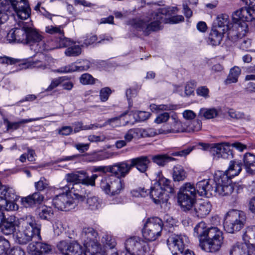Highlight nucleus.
<instances>
[{
  "label": "nucleus",
  "mask_w": 255,
  "mask_h": 255,
  "mask_svg": "<svg viewBox=\"0 0 255 255\" xmlns=\"http://www.w3.org/2000/svg\"><path fill=\"white\" fill-rule=\"evenodd\" d=\"M189 242L188 237L185 235H174L167 240L170 250L173 255L178 254V252L183 253L185 245Z\"/></svg>",
  "instance_id": "9b49d317"
},
{
  "label": "nucleus",
  "mask_w": 255,
  "mask_h": 255,
  "mask_svg": "<svg viewBox=\"0 0 255 255\" xmlns=\"http://www.w3.org/2000/svg\"><path fill=\"white\" fill-rule=\"evenodd\" d=\"M86 204L89 210L97 211L101 208L102 200L97 196H90L88 197Z\"/></svg>",
  "instance_id": "49530a36"
},
{
  "label": "nucleus",
  "mask_w": 255,
  "mask_h": 255,
  "mask_svg": "<svg viewBox=\"0 0 255 255\" xmlns=\"http://www.w3.org/2000/svg\"><path fill=\"white\" fill-rule=\"evenodd\" d=\"M10 248V243L7 240L2 237H0V255H2L6 253Z\"/></svg>",
  "instance_id": "052dcab7"
},
{
  "label": "nucleus",
  "mask_w": 255,
  "mask_h": 255,
  "mask_svg": "<svg viewBox=\"0 0 255 255\" xmlns=\"http://www.w3.org/2000/svg\"><path fill=\"white\" fill-rule=\"evenodd\" d=\"M102 242L106 247H109L110 249L114 248L117 244L115 239L109 235H104L102 238Z\"/></svg>",
  "instance_id": "4d7b16f0"
},
{
  "label": "nucleus",
  "mask_w": 255,
  "mask_h": 255,
  "mask_svg": "<svg viewBox=\"0 0 255 255\" xmlns=\"http://www.w3.org/2000/svg\"><path fill=\"white\" fill-rule=\"evenodd\" d=\"M241 72V69L238 66H234L230 71V73L225 80L226 84H230L232 83H235L238 82L239 76L240 75Z\"/></svg>",
  "instance_id": "de8ad7c7"
},
{
  "label": "nucleus",
  "mask_w": 255,
  "mask_h": 255,
  "mask_svg": "<svg viewBox=\"0 0 255 255\" xmlns=\"http://www.w3.org/2000/svg\"><path fill=\"white\" fill-rule=\"evenodd\" d=\"M44 199V196L39 192H35L21 199L23 205L26 207H32L36 204L41 203Z\"/></svg>",
  "instance_id": "393cba45"
},
{
  "label": "nucleus",
  "mask_w": 255,
  "mask_h": 255,
  "mask_svg": "<svg viewBox=\"0 0 255 255\" xmlns=\"http://www.w3.org/2000/svg\"><path fill=\"white\" fill-rule=\"evenodd\" d=\"M0 197L6 201V202H14L16 197L14 189L10 186L2 185L0 182Z\"/></svg>",
  "instance_id": "a878e982"
},
{
  "label": "nucleus",
  "mask_w": 255,
  "mask_h": 255,
  "mask_svg": "<svg viewBox=\"0 0 255 255\" xmlns=\"http://www.w3.org/2000/svg\"><path fill=\"white\" fill-rule=\"evenodd\" d=\"M247 245L237 243L233 246L230 251L231 255H254Z\"/></svg>",
  "instance_id": "e433bc0d"
},
{
  "label": "nucleus",
  "mask_w": 255,
  "mask_h": 255,
  "mask_svg": "<svg viewBox=\"0 0 255 255\" xmlns=\"http://www.w3.org/2000/svg\"><path fill=\"white\" fill-rule=\"evenodd\" d=\"M153 161L159 166H164L169 161L175 160V158L166 154H158L153 156L152 158Z\"/></svg>",
  "instance_id": "8fccbe9b"
},
{
  "label": "nucleus",
  "mask_w": 255,
  "mask_h": 255,
  "mask_svg": "<svg viewBox=\"0 0 255 255\" xmlns=\"http://www.w3.org/2000/svg\"><path fill=\"white\" fill-rule=\"evenodd\" d=\"M111 90L109 87H105L100 91V98L101 101L105 102L107 101L111 94Z\"/></svg>",
  "instance_id": "0e129e2a"
},
{
  "label": "nucleus",
  "mask_w": 255,
  "mask_h": 255,
  "mask_svg": "<svg viewBox=\"0 0 255 255\" xmlns=\"http://www.w3.org/2000/svg\"><path fill=\"white\" fill-rule=\"evenodd\" d=\"M131 164L128 161L117 163L108 167V171L115 175V177L122 179L125 177L131 169Z\"/></svg>",
  "instance_id": "f3484780"
},
{
  "label": "nucleus",
  "mask_w": 255,
  "mask_h": 255,
  "mask_svg": "<svg viewBox=\"0 0 255 255\" xmlns=\"http://www.w3.org/2000/svg\"><path fill=\"white\" fill-rule=\"evenodd\" d=\"M58 42V45L56 48L68 47L69 46L71 45L72 42L69 39L64 37L63 33V35H60Z\"/></svg>",
  "instance_id": "69168bd1"
},
{
  "label": "nucleus",
  "mask_w": 255,
  "mask_h": 255,
  "mask_svg": "<svg viewBox=\"0 0 255 255\" xmlns=\"http://www.w3.org/2000/svg\"><path fill=\"white\" fill-rule=\"evenodd\" d=\"M242 12L243 15L242 21L244 22L252 20L253 19V14L255 13L254 10L247 7H243Z\"/></svg>",
  "instance_id": "13d9d810"
},
{
  "label": "nucleus",
  "mask_w": 255,
  "mask_h": 255,
  "mask_svg": "<svg viewBox=\"0 0 255 255\" xmlns=\"http://www.w3.org/2000/svg\"><path fill=\"white\" fill-rule=\"evenodd\" d=\"M214 158L218 159L220 157L229 158L232 157V152L230 148L229 144L218 143L214 145L212 148Z\"/></svg>",
  "instance_id": "6ab92c4d"
},
{
  "label": "nucleus",
  "mask_w": 255,
  "mask_h": 255,
  "mask_svg": "<svg viewBox=\"0 0 255 255\" xmlns=\"http://www.w3.org/2000/svg\"><path fill=\"white\" fill-rule=\"evenodd\" d=\"M18 24L21 28H15V39L16 42L27 43V31H28V26L23 22H18Z\"/></svg>",
  "instance_id": "7c9ffc66"
},
{
  "label": "nucleus",
  "mask_w": 255,
  "mask_h": 255,
  "mask_svg": "<svg viewBox=\"0 0 255 255\" xmlns=\"http://www.w3.org/2000/svg\"><path fill=\"white\" fill-rule=\"evenodd\" d=\"M243 240L244 241V244L254 250V244L255 243V226L249 227L246 229L245 232L243 235Z\"/></svg>",
  "instance_id": "f704fd0d"
},
{
  "label": "nucleus",
  "mask_w": 255,
  "mask_h": 255,
  "mask_svg": "<svg viewBox=\"0 0 255 255\" xmlns=\"http://www.w3.org/2000/svg\"><path fill=\"white\" fill-rule=\"evenodd\" d=\"M229 23V16L226 14H221L216 18L213 28L226 32L230 29Z\"/></svg>",
  "instance_id": "2f4dec72"
},
{
  "label": "nucleus",
  "mask_w": 255,
  "mask_h": 255,
  "mask_svg": "<svg viewBox=\"0 0 255 255\" xmlns=\"http://www.w3.org/2000/svg\"><path fill=\"white\" fill-rule=\"evenodd\" d=\"M27 251L30 255H47L52 252V248L47 243L35 241L28 245Z\"/></svg>",
  "instance_id": "2eb2a0df"
},
{
  "label": "nucleus",
  "mask_w": 255,
  "mask_h": 255,
  "mask_svg": "<svg viewBox=\"0 0 255 255\" xmlns=\"http://www.w3.org/2000/svg\"><path fill=\"white\" fill-rule=\"evenodd\" d=\"M18 19L25 20L31 13L27 0H9Z\"/></svg>",
  "instance_id": "f8f14e48"
},
{
  "label": "nucleus",
  "mask_w": 255,
  "mask_h": 255,
  "mask_svg": "<svg viewBox=\"0 0 255 255\" xmlns=\"http://www.w3.org/2000/svg\"><path fill=\"white\" fill-rule=\"evenodd\" d=\"M85 251L84 255H106L105 252L101 248V245L96 241L88 242L84 244Z\"/></svg>",
  "instance_id": "b1692460"
},
{
  "label": "nucleus",
  "mask_w": 255,
  "mask_h": 255,
  "mask_svg": "<svg viewBox=\"0 0 255 255\" xmlns=\"http://www.w3.org/2000/svg\"><path fill=\"white\" fill-rule=\"evenodd\" d=\"M83 65H77L75 63L62 67L56 70V72L60 73H70L74 71H82L87 70L90 68V63L88 61L84 62Z\"/></svg>",
  "instance_id": "c85d7f7f"
},
{
  "label": "nucleus",
  "mask_w": 255,
  "mask_h": 255,
  "mask_svg": "<svg viewBox=\"0 0 255 255\" xmlns=\"http://www.w3.org/2000/svg\"><path fill=\"white\" fill-rule=\"evenodd\" d=\"M172 178L174 182H180L184 181L187 177V173L183 167L180 165H177L173 168Z\"/></svg>",
  "instance_id": "a19ab883"
},
{
  "label": "nucleus",
  "mask_w": 255,
  "mask_h": 255,
  "mask_svg": "<svg viewBox=\"0 0 255 255\" xmlns=\"http://www.w3.org/2000/svg\"><path fill=\"white\" fill-rule=\"evenodd\" d=\"M194 236L199 239L201 249L209 253L218 251L223 244V232L217 227H208L204 222H200L194 229Z\"/></svg>",
  "instance_id": "7ed1b4c3"
},
{
  "label": "nucleus",
  "mask_w": 255,
  "mask_h": 255,
  "mask_svg": "<svg viewBox=\"0 0 255 255\" xmlns=\"http://www.w3.org/2000/svg\"><path fill=\"white\" fill-rule=\"evenodd\" d=\"M138 128L129 129L125 134L124 138L127 142H130L133 138H140Z\"/></svg>",
  "instance_id": "5fc2aeb1"
},
{
  "label": "nucleus",
  "mask_w": 255,
  "mask_h": 255,
  "mask_svg": "<svg viewBox=\"0 0 255 255\" xmlns=\"http://www.w3.org/2000/svg\"><path fill=\"white\" fill-rule=\"evenodd\" d=\"M225 33L213 27L208 37L209 44L213 46L219 45L223 39Z\"/></svg>",
  "instance_id": "58836bf2"
},
{
  "label": "nucleus",
  "mask_w": 255,
  "mask_h": 255,
  "mask_svg": "<svg viewBox=\"0 0 255 255\" xmlns=\"http://www.w3.org/2000/svg\"><path fill=\"white\" fill-rule=\"evenodd\" d=\"M64 79L63 77H59L53 79L49 86L46 89V91H51L54 88L58 87L60 84L63 82Z\"/></svg>",
  "instance_id": "338daca9"
},
{
  "label": "nucleus",
  "mask_w": 255,
  "mask_h": 255,
  "mask_svg": "<svg viewBox=\"0 0 255 255\" xmlns=\"http://www.w3.org/2000/svg\"><path fill=\"white\" fill-rule=\"evenodd\" d=\"M180 105H173L171 104H163L157 105L153 104L149 106L150 110L151 112L163 111H176L180 109Z\"/></svg>",
  "instance_id": "37998d69"
},
{
  "label": "nucleus",
  "mask_w": 255,
  "mask_h": 255,
  "mask_svg": "<svg viewBox=\"0 0 255 255\" xmlns=\"http://www.w3.org/2000/svg\"><path fill=\"white\" fill-rule=\"evenodd\" d=\"M243 162L247 173L255 174V155L251 153H246L244 155Z\"/></svg>",
  "instance_id": "c9c22d12"
},
{
  "label": "nucleus",
  "mask_w": 255,
  "mask_h": 255,
  "mask_svg": "<svg viewBox=\"0 0 255 255\" xmlns=\"http://www.w3.org/2000/svg\"><path fill=\"white\" fill-rule=\"evenodd\" d=\"M210 179H204L197 183L196 185V193L200 196L209 197L215 195V185Z\"/></svg>",
  "instance_id": "dca6fc26"
},
{
  "label": "nucleus",
  "mask_w": 255,
  "mask_h": 255,
  "mask_svg": "<svg viewBox=\"0 0 255 255\" xmlns=\"http://www.w3.org/2000/svg\"><path fill=\"white\" fill-rule=\"evenodd\" d=\"M129 162L131 164V168L135 167L139 172L144 173L148 168L150 160L147 156H141L132 158Z\"/></svg>",
  "instance_id": "412c9836"
},
{
  "label": "nucleus",
  "mask_w": 255,
  "mask_h": 255,
  "mask_svg": "<svg viewBox=\"0 0 255 255\" xmlns=\"http://www.w3.org/2000/svg\"><path fill=\"white\" fill-rule=\"evenodd\" d=\"M1 228L3 234L12 236L14 240L19 244H26L31 240H41V225L35 217L27 215L20 219L10 217L3 222Z\"/></svg>",
  "instance_id": "f257e3e1"
},
{
  "label": "nucleus",
  "mask_w": 255,
  "mask_h": 255,
  "mask_svg": "<svg viewBox=\"0 0 255 255\" xmlns=\"http://www.w3.org/2000/svg\"><path fill=\"white\" fill-rule=\"evenodd\" d=\"M48 57L44 55H41L39 60L33 61H27L22 64L24 68H37L44 70L48 68Z\"/></svg>",
  "instance_id": "5701e85b"
},
{
  "label": "nucleus",
  "mask_w": 255,
  "mask_h": 255,
  "mask_svg": "<svg viewBox=\"0 0 255 255\" xmlns=\"http://www.w3.org/2000/svg\"><path fill=\"white\" fill-rule=\"evenodd\" d=\"M150 196L156 204L166 202L168 200L167 194L159 184L154 183L150 188Z\"/></svg>",
  "instance_id": "a211bd4d"
},
{
  "label": "nucleus",
  "mask_w": 255,
  "mask_h": 255,
  "mask_svg": "<svg viewBox=\"0 0 255 255\" xmlns=\"http://www.w3.org/2000/svg\"><path fill=\"white\" fill-rule=\"evenodd\" d=\"M48 184L47 180L44 177H41L38 182L35 183V186L37 190L42 191L46 188Z\"/></svg>",
  "instance_id": "774afa93"
},
{
  "label": "nucleus",
  "mask_w": 255,
  "mask_h": 255,
  "mask_svg": "<svg viewBox=\"0 0 255 255\" xmlns=\"http://www.w3.org/2000/svg\"><path fill=\"white\" fill-rule=\"evenodd\" d=\"M150 113H131L129 116L133 118L137 122H143L150 117Z\"/></svg>",
  "instance_id": "6e6d98bb"
},
{
  "label": "nucleus",
  "mask_w": 255,
  "mask_h": 255,
  "mask_svg": "<svg viewBox=\"0 0 255 255\" xmlns=\"http://www.w3.org/2000/svg\"><path fill=\"white\" fill-rule=\"evenodd\" d=\"M27 43L30 45H36L37 46L43 44V36L32 27H28L27 31Z\"/></svg>",
  "instance_id": "4be33fe9"
},
{
  "label": "nucleus",
  "mask_w": 255,
  "mask_h": 255,
  "mask_svg": "<svg viewBox=\"0 0 255 255\" xmlns=\"http://www.w3.org/2000/svg\"><path fill=\"white\" fill-rule=\"evenodd\" d=\"M102 191L110 196L120 194L125 188V182L121 178L110 175L103 177L100 182Z\"/></svg>",
  "instance_id": "39448f33"
},
{
  "label": "nucleus",
  "mask_w": 255,
  "mask_h": 255,
  "mask_svg": "<svg viewBox=\"0 0 255 255\" xmlns=\"http://www.w3.org/2000/svg\"><path fill=\"white\" fill-rule=\"evenodd\" d=\"M169 127H164L163 130H161L160 132L164 134L169 133H178L184 132H191L190 128L191 126H186L184 124L182 123L180 120L175 116H172L171 121L169 124Z\"/></svg>",
  "instance_id": "4468645a"
},
{
  "label": "nucleus",
  "mask_w": 255,
  "mask_h": 255,
  "mask_svg": "<svg viewBox=\"0 0 255 255\" xmlns=\"http://www.w3.org/2000/svg\"><path fill=\"white\" fill-rule=\"evenodd\" d=\"M43 118H37L35 119H23L21 120L18 122H13L10 123L9 121H8L7 119L4 120V123L6 125V126L7 127V130H15L19 128L20 125L24 124L25 123H27L29 122H31L32 121H37L40 119H42Z\"/></svg>",
  "instance_id": "c03bdc74"
},
{
  "label": "nucleus",
  "mask_w": 255,
  "mask_h": 255,
  "mask_svg": "<svg viewBox=\"0 0 255 255\" xmlns=\"http://www.w3.org/2000/svg\"><path fill=\"white\" fill-rule=\"evenodd\" d=\"M154 122L157 124L166 122L170 118L168 113H157Z\"/></svg>",
  "instance_id": "e2e57ef3"
},
{
  "label": "nucleus",
  "mask_w": 255,
  "mask_h": 255,
  "mask_svg": "<svg viewBox=\"0 0 255 255\" xmlns=\"http://www.w3.org/2000/svg\"><path fill=\"white\" fill-rule=\"evenodd\" d=\"M177 11L176 7L159 8L152 13L147 19L137 20L135 23L134 27L138 30L142 31L145 34L148 35L151 31L159 30L162 22L177 24L183 22L184 18L182 15L171 16L172 14Z\"/></svg>",
  "instance_id": "f03ea898"
},
{
  "label": "nucleus",
  "mask_w": 255,
  "mask_h": 255,
  "mask_svg": "<svg viewBox=\"0 0 255 255\" xmlns=\"http://www.w3.org/2000/svg\"><path fill=\"white\" fill-rule=\"evenodd\" d=\"M138 130L140 134V138L153 137L159 134H164V133L160 132L161 130H163V128L156 129L153 128H147L146 129L138 128Z\"/></svg>",
  "instance_id": "09e8293b"
},
{
  "label": "nucleus",
  "mask_w": 255,
  "mask_h": 255,
  "mask_svg": "<svg viewBox=\"0 0 255 255\" xmlns=\"http://www.w3.org/2000/svg\"><path fill=\"white\" fill-rule=\"evenodd\" d=\"M45 32L50 34H59L63 35V30L61 29V26L48 25L45 27Z\"/></svg>",
  "instance_id": "bf43d9fd"
},
{
  "label": "nucleus",
  "mask_w": 255,
  "mask_h": 255,
  "mask_svg": "<svg viewBox=\"0 0 255 255\" xmlns=\"http://www.w3.org/2000/svg\"><path fill=\"white\" fill-rule=\"evenodd\" d=\"M59 251L63 255H82L83 249L77 242L60 241L57 245Z\"/></svg>",
  "instance_id": "ddd939ff"
},
{
  "label": "nucleus",
  "mask_w": 255,
  "mask_h": 255,
  "mask_svg": "<svg viewBox=\"0 0 255 255\" xmlns=\"http://www.w3.org/2000/svg\"><path fill=\"white\" fill-rule=\"evenodd\" d=\"M97 177V174L89 177L86 172L81 170L67 174L65 179L68 183H72L73 184L81 183L86 186H94Z\"/></svg>",
  "instance_id": "9d476101"
},
{
  "label": "nucleus",
  "mask_w": 255,
  "mask_h": 255,
  "mask_svg": "<svg viewBox=\"0 0 255 255\" xmlns=\"http://www.w3.org/2000/svg\"><path fill=\"white\" fill-rule=\"evenodd\" d=\"M214 182L215 185V195L218 194L221 196H228L234 191V184L231 183V179L223 171H218L215 173Z\"/></svg>",
  "instance_id": "6e6552de"
},
{
  "label": "nucleus",
  "mask_w": 255,
  "mask_h": 255,
  "mask_svg": "<svg viewBox=\"0 0 255 255\" xmlns=\"http://www.w3.org/2000/svg\"><path fill=\"white\" fill-rule=\"evenodd\" d=\"M82 238L84 241V244H86L88 242H97L99 236L97 232L93 228L86 227L83 229Z\"/></svg>",
  "instance_id": "4c0bfd02"
},
{
  "label": "nucleus",
  "mask_w": 255,
  "mask_h": 255,
  "mask_svg": "<svg viewBox=\"0 0 255 255\" xmlns=\"http://www.w3.org/2000/svg\"><path fill=\"white\" fill-rule=\"evenodd\" d=\"M80 184H73L72 187H70L69 194L73 193L76 199L79 201H83L85 198V190L81 187Z\"/></svg>",
  "instance_id": "79ce46f5"
},
{
  "label": "nucleus",
  "mask_w": 255,
  "mask_h": 255,
  "mask_svg": "<svg viewBox=\"0 0 255 255\" xmlns=\"http://www.w3.org/2000/svg\"><path fill=\"white\" fill-rule=\"evenodd\" d=\"M80 81L83 85H90L95 83V79L90 74L85 73L81 75L80 78Z\"/></svg>",
  "instance_id": "680f3d73"
},
{
  "label": "nucleus",
  "mask_w": 255,
  "mask_h": 255,
  "mask_svg": "<svg viewBox=\"0 0 255 255\" xmlns=\"http://www.w3.org/2000/svg\"><path fill=\"white\" fill-rule=\"evenodd\" d=\"M163 227V223L159 218L148 219L142 230L143 238L149 242L155 241L161 236Z\"/></svg>",
  "instance_id": "423d86ee"
},
{
  "label": "nucleus",
  "mask_w": 255,
  "mask_h": 255,
  "mask_svg": "<svg viewBox=\"0 0 255 255\" xmlns=\"http://www.w3.org/2000/svg\"><path fill=\"white\" fill-rule=\"evenodd\" d=\"M178 202L184 211L190 210L195 203L196 197L177 194Z\"/></svg>",
  "instance_id": "cd10ccee"
},
{
  "label": "nucleus",
  "mask_w": 255,
  "mask_h": 255,
  "mask_svg": "<svg viewBox=\"0 0 255 255\" xmlns=\"http://www.w3.org/2000/svg\"><path fill=\"white\" fill-rule=\"evenodd\" d=\"M59 189L63 192L56 195L53 200V205L58 210L68 211L74 209L76 205L74 199L69 194L70 187L65 185L60 187Z\"/></svg>",
  "instance_id": "0eeeda50"
},
{
  "label": "nucleus",
  "mask_w": 255,
  "mask_h": 255,
  "mask_svg": "<svg viewBox=\"0 0 255 255\" xmlns=\"http://www.w3.org/2000/svg\"><path fill=\"white\" fill-rule=\"evenodd\" d=\"M157 181L155 183L162 187L163 190L167 193L173 194L174 193V188L171 181L165 177L160 173H158Z\"/></svg>",
  "instance_id": "72a5a7b5"
},
{
  "label": "nucleus",
  "mask_w": 255,
  "mask_h": 255,
  "mask_svg": "<svg viewBox=\"0 0 255 255\" xmlns=\"http://www.w3.org/2000/svg\"><path fill=\"white\" fill-rule=\"evenodd\" d=\"M126 251L123 255H145L146 252V244L138 237L128 238L125 243Z\"/></svg>",
  "instance_id": "1a4fd4ad"
},
{
  "label": "nucleus",
  "mask_w": 255,
  "mask_h": 255,
  "mask_svg": "<svg viewBox=\"0 0 255 255\" xmlns=\"http://www.w3.org/2000/svg\"><path fill=\"white\" fill-rule=\"evenodd\" d=\"M246 220V214L244 212L237 210H230L226 215L224 229L229 233H234L244 227Z\"/></svg>",
  "instance_id": "20e7f679"
},
{
  "label": "nucleus",
  "mask_w": 255,
  "mask_h": 255,
  "mask_svg": "<svg viewBox=\"0 0 255 255\" xmlns=\"http://www.w3.org/2000/svg\"><path fill=\"white\" fill-rule=\"evenodd\" d=\"M81 53V47L79 45H71L65 50V54L67 56H77Z\"/></svg>",
  "instance_id": "603ef678"
},
{
  "label": "nucleus",
  "mask_w": 255,
  "mask_h": 255,
  "mask_svg": "<svg viewBox=\"0 0 255 255\" xmlns=\"http://www.w3.org/2000/svg\"><path fill=\"white\" fill-rule=\"evenodd\" d=\"M232 28L229 29V33L238 38L245 36L248 31V25L244 21L233 22Z\"/></svg>",
  "instance_id": "bb28decb"
},
{
  "label": "nucleus",
  "mask_w": 255,
  "mask_h": 255,
  "mask_svg": "<svg viewBox=\"0 0 255 255\" xmlns=\"http://www.w3.org/2000/svg\"><path fill=\"white\" fill-rule=\"evenodd\" d=\"M18 208V205L14 202H6L5 200L0 197V211H15Z\"/></svg>",
  "instance_id": "864d4df0"
},
{
  "label": "nucleus",
  "mask_w": 255,
  "mask_h": 255,
  "mask_svg": "<svg viewBox=\"0 0 255 255\" xmlns=\"http://www.w3.org/2000/svg\"><path fill=\"white\" fill-rule=\"evenodd\" d=\"M177 194L187 195L196 197V191L193 184L190 182H186L180 187Z\"/></svg>",
  "instance_id": "a18cd8bd"
},
{
  "label": "nucleus",
  "mask_w": 255,
  "mask_h": 255,
  "mask_svg": "<svg viewBox=\"0 0 255 255\" xmlns=\"http://www.w3.org/2000/svg\"><path fill=\"white\" fill-rule=\"evenodd\" d=\"M242 169V164L241 162L239 161L232 160L230 162L228 169L223 173L231 179L232 178L238 175Z\"/></svg>",
  "instance_id": "473e14b6"
},
{
  "label": "nucleus",
  "mask_w": 255,
  "mask_h": 255,
  "mask_svg": "<svg viewBox=\"0 0 255 255\" xmlns=\"http://www.w3.org/2000/svg\"><path fill=\"white\" fill-rule=\"evenodd\" d=\"M212 205L209 202L204 201L196 204L194 208L195 215L199 218H204L209 214Z\"/></svg>",
  "instance_id": "c756f323"
},
{
  "label": "nucleus",
  "mask_w": 255,
  "mask_h": 255,
  "mask_svg": "<svg viewBox=\"0 0 255 255\" xmlns=\"http://www.w3.org/2000/svg\"><path fill=\"white\" fill-rule=\"evenodd\" d=\"M53 211L51 207L43 206L41 207L38 216L42 220H49L53 216Z\"/></svg>",
  "instance_id": "3c124183"
},
{
  "label": "nucleus",
  "mask_w": 255,
  "mask_h": 255,
  "mask_svg": "<svg viewBox=\"0 0 255 255\" xmlns=\"http://www.w3.org/2000/svg\"><path fill=\"white\" fill-rule=\"evenodd\" d=\"M111 154L107 151H99L86 155V159L89 162H96L110 158Z\"/></svg>",
  "instance_id": "ea45409f"
},
{
  "label": "nucleus",
  "mask_w": 255,
  "mask_h": 255,
  "mask_svg": "<svg viewBox=\"0 0 255 255\" xmlns=\"http://www.w3.org/2000/svg\"><path fill=\"white\" fill-rule=\"evenodd\" d=\"M220 113H198L197 117V121L196 122L195 126L193 125V127L190 128V131H198L202 128L201 121L203 120H210L218 118L220 117ZM193 125L195 122L192 123Z\"/></svg>",
  "instance_id": "aec40b11"
}]
</instances>
